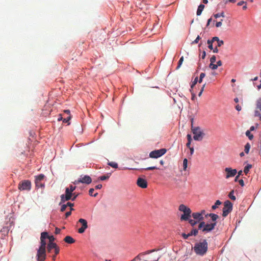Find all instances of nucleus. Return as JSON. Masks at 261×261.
<instances>
[{"mask_svg":"<svg viewBox=\"0 0 261 261\" xmlns=\"http://www.w3.org/2000/svg\"><path fill=\"white\" fill-rule=\"evenodd\" d=\"M213 52H214V53H218V51H219V50H218V49L217 46V47H216L215 48H213Z\"/></svg>","mask_w":261,"mask_h":261,"instance_id":"59","label":"nucleus"},{"mask_svg":"<svg viewBox=\"0 0 261 261\" xmlns=\"http://www.w3.org/2000/svg\"><path fill=\"white\" fill-rule=\"evenodd\" d=\"M159 169V168L155 166H152V167H147L144 169L146 170H152L154 169Z\"/></svg>","mask_w":261,"mask_h":261,"instance_id":"42","label":"nucleus"},{"mask_svg":"<svg viewBox=\"0 0 261 261\" xmlns=\"http://www.w3.org/2000/svg\"><path fill=\"white\" fill-rule=\"evenodd\" d=\"M166 152L167 150L165 148L155 150L149 153V157L151 158H158L163 155Z\"/></svg>","mask_w":261,"mask_h":261,"instance_id":"8","label":"nucleus"},{"mask_svg":"<svg viewBox=\"0 0 261 261\" xmlns=\"http://www.w3.org/2000/svg\"><path fill=\"white\" fill-rule=\"evenodd\" d=\"M108 165L110 166L111 167L114 168H118V164L113 162H109L108 163Z\"/></svg>","mask_w":261,"mask_h":261,"instance_id":"33","label":"nucleus"},{"mask_svg":"<svg viewBox=\"0 0 261 261\" xmlns=\"http://www.w3.org/2000/svg\"><path fill=\"white\" fill-rule=\"evenodd\" d=\"M91 178L88 175H84V176H81V177L77 180H75L73 184L74 185H77L80 183L89 184L91 182Z\"/></svg>","mask_w":261,"mask_h":261,"instance_id":"10","label":"nucleus"},{"mask_svg":"<svg viewBox=\"0 0 261 261\" xmlns=\"http://www.w3.org/2000/svg\"><path fill=\"white\" fill-rule=\"evenodd\" d=\"M187 221H189V223L191 225V226H195L196 224L198 223V221H196L195 220V219L194 220H193V219H189V220H188Z\"/></svg>","mask_w":261,"mask_h":261,"instance_id":"28","label":"nucleus"},{"mask_svg":"<svg viewBox=\"0 0 261 261\" xmlns=\"http://www.w3.org/2000/svg\"><path fill=\"white\" fill-rule=\"evenodd\" d=\"M160 257L158 254L154 253L150 255L147 258L146 261H158Z\"/></svg>","mask_w":261,"mask_h":261,"instance_id":"18","label":"nucleus"},{"mask_svg":"<svg viewBox=\"0 0 261 261\" xmlns=\"http://www.w3.org/2000/svg\"><path fill=\"white\" fill-rule=\"evenodd\" d=\"M191 130L194 134L193 139L195 141H201L204 136H205V134L203 130L200 127H194L193 126V124L192 123Z\"/></svg>","mask_w":261,"mask_h":261,"instance_id":"2","label":"nucleus"},{"mask_svg":"<svg viewBox=\"0 0 261 261\" xmlns=\"http://www.w3.org/2000/svg\"><path fill=\"white\" fill-rule=\"evenodd\" d=\"M256 109L261 111V97L256 101Z\"/></svg>","mask_w":261,"mask_h":261,"instance_id":"25","label":"nucleus"},{"mask_svg":"<svg viewBox=\"0 0 261 261\" xmlns=\"http://www.w3.org/2000/svg\"><path fill=\"white\" fill-rule=\"evenodd\" d=\"M187 139H188V141H189V142H191L192 141V138H191V135L190 134H188L187 136Z\"/></svg>","mask_w":261,"mask_h":261,"instance_id":"55","label":"nucleus"},{"mask_svg":"<svg viewBox=\"0 0 261 261\" xmlns=\"http://www.w3.org/2000/svg\"><path fill=\"white\" fill-rule=\"evenodd\" d=\"M198 82V77H196L191 86V88H193Z\"/></svg>","mask_w":261,"mask_h":261,"instance_id":"40","label":"nucleus"},{"mask_svg":"<svg viewBox=\"0 0 261 261\" xmlns=\"http://www.w3.org/2000/svg\"><path fill=\"white\" fill-rule=\"evenodd\" d=\"M110 175H109V174H108L107 175L100 176L99 177V179L101 180H105L108 179Z\"/></svg>","mask_w":261,"mask_h":261,"instance_id":"35","label":"nucleus"},{"mask_svg":"<svg viewBox=\"0 0 261 261\" xmlns=\"http://www.w3.org/2000/svg\"><path fill=\"white\" fill-rule=\"evenodd\" d=\"M200 37H199V36H198L197 37V38H196V39L194 41H193L192 43V44L197 43L198 42L199 40H200Z\"/></svg>","mask_w":261,"mask_h":261,"instance_id":"48","label":"nucleus"},{"mask_svg":"<svg viewBox=\"0 0 261 261\" xmlns=\"http://www.w3.org/2000/svg\"><path fill=\"white\" fill-rule=\"evenodd\" d=\"M214 16L216 18H217L220 17H225V15H224V13L223 12H221L220 13H217V14H214Z\"/></svg>","mask_w":261,"mask_h":261,"instance_id":"36","label":"nucleus"},{"mask_svg":"<svg viewBox=\"0 0 261 261\" xmlns=\"http://www.w3.org/2000/svg\"><path fill=\"white\" fill-rule=\"evenodd\" d=\"M54 249V252L56 254H59L60 252V248L57 245L54 243H48L47 246V250L49 253H51L53 249Z\"/></svg>","mask_w":261,"mask_h":261,"instance_id":"11","label":"nucleus"},{"mask_svg":"<svg viewBox=\"0 0 261 261\" xmlns=\"http://www.w3.org/2000/svg\"><path fill=\"white\" fill-rule=\"evenodd\" d=\"M75 198H76V197H61V201L60 202V205H61V212L65 211L67 207L66 204H62V203H64L65 201L69 200L74 201L75 199Z\"/></svg>","mask_w":261,"mask_h":261,"instance_id":"12","label":"nucleus"},{"mask_svg":"<svg viewBox=\"0 0 261 261\" xmlns=\"http://www.w3.org/2000/svg\"><path fill=\"white\" fill-rule=\"evenodd\" d=\"M66 204L67 206H70L71 207L70 208V210L71 211H72V210H74L73 208H72V206H73V203H72L71 202H67V203Z\"/></svg>","mask_w":261,"mask_h":261,"instance_id":"47","label":"nucleus"},{"mask_svg":"<svg viewBox=\"0 0 261 261\" xmlns=\"http://www.w3.org/2000/svg\"><path fill=\"white\" fill-rule=\"evenodd\" d=\"M198 230L196 229H193V230H192L189 233V235H190V237L192 236H196L197 234H198Z\"/></svg>","mask_w":261,"mask_h":261,"instance_id":"29","label":"nucleus"},{"mask_svg":"<svg viewBox=\"0 0 261 261\" xmlns=\"http://www.w3.org/2000/svg\"><path fill=\"white\" fill-rule=\"evenodd\" d=\"M222 20H221V21H219V22H217L216 24V27L218 28V27H220L221 25H222Z\"/></svg>","mask_w":261,"mask_h":261,"instance_id":"50","label":"nucleus"},{"mask_svg":"<svg viewBox=\"0 0 261 261\" xmlns=\"http://www.w3.org/2000/svg\"><path fill=\"white\" fill-rule=\"evenodd\" d=\"M250 148V145L249 143H247L245 146L244 151L246 153H248Z\"/></svg>","mask_w":261,"mask_h":261,"instance_id":"32","label":"nucleus"},{"mask_svg":"<svg viewBox=\"0 0 261 261\" xmlns=\"http://www.w3.org/2000/svg\"><path fill=\"white\" fill-rule=\"evenodd\" d=\"M216 61V57L215 56H213L210 59L211 63H214Z\"/></svg>","mask_w":261,"mask_h":261,"instance_id":"44","label":"nucleus"},{"mask_svg":"<svg viewBox=\"0 0 261 261\" xmlns=\"http://www.w3.org/2000/svg\"><path fill=\"white\" fill-rule=\"evenodd\" d=\"M48 237H49V236H48L47 232H43L41 234L40 239H42L43 240H45L46 238L48 239Z\"/></svg>","mask_w":261,"mask_h":261,"instance_id":"30","label":"nucleus"},{"mask_svg":"<svg viewBox=\"0 0 261 261\" xmlns=\"http://www.w3.org/2000/svg\"><path fill=\"white\" fill-rule=\"evenodd\" d=\"M78 190L77 187L73 185H70L69 187L66 188L65 190V195L62 196H79L81 193H80L77 191Z\"/></svg>","mask_w":261,"mask_h":261,"instance_id":"6","label":"nucleus"},{"mask_svg":"<svg viewBox=\"0 0 261 261\" xmlns=\"http://www.w3.org/2000/svg\"><path fill=\"white\" fill-rule=\"evenodd\" d=\"M201 214V216H203V215H205V210H202L200 212H198Z\"/></svg>","mask_w":261,"mask_h":261,"instance_id":"62","label":"nucleus"},{"mask_svg":"<svg viewBox=\"0 0 261 261\" xmlns=\"http://www.w3.org/2000/svg\"><path fill=\"white\" fill-rule=\"evenodd\" d=\"M252 168V165L248 164L245 167L244 169V173L247 174L248 172L249 171V170Z\"/></svg>","mask_w":261,"mask_h":261,"instance_id":"27","label":"nucleus"},{"mask_svg":"<svg viewBox=\"0 0 261 261\" xmlns=\"http://www.w3.org/2000/svg\"><path fill=\"white\" fill-rule=\"evenodd\" d=\"M221 202L220 200H217L215 204L212 206V208L213 210H215L217 207H218V206L220 205Z\"/></svg>","mask_w":261,"mask_h":261,"instance_id":"34","label":"nucleus"},{"mask_svg":"<svg viewBox=\"0 0 261 261\" xmlns=\"http://www.w3.org/2000/svg\"><path fill=\"white\" fill-rule=\"evenodd\" d=\"M205 85H206V84H204L202 86V88H201V90H200V91L199 92V94H198V96H200L201 95V94H202V92H203V90H204V87H205Z\"/></svg>","mask_w":261,"mask_h":261,"instance_id":"46","label":"nucleus"},{"mask_svg":"<svg viewBox=\"0 0 261 261\" xmlns=\"http://www.w3.org/2000/svg\"><path fill=\"white\" fill-rule=\"evenodd\" d=\"M224 171L226 173L225 176L226 178H229L230 177H233L237 173V171L236 169H233L229 167L225 168Z\"/></svg>","mask_w":261,"mask_h":261,"instance_id":"14","label":"nucleus"},{"mask_svg":"<svg viewBox=\"0 0 261 261\" xmlns=\"http://www.w3.org/2000/svg\"><path fill=\"white\" fill-rule=\"evenodd\" d=\"M212 20V18H210V19H208L207 22L206 24V26H208L210 25V22H211Z\"/></svg>","mask_w":261,"mask_h":261,"instance_id":"63","label":"nucleus"},{"mask_svg":"<svg viewBox=\"0 0 261 261\" xmlns=\"http://www.w3.org/2000/svg\"><path fill=\"white\" fill-rule=\"evenodd\" d=\"M213 41L217 42V46L220 47L224 44V41L220 40L218 37H214Z\"/></svg>","mask_w":261,"mask_h":261,"instance_id":"20","label":"nucleus"},{"mask_svg":"<svg viewBox=\"0 0 261 261\" xmlns=\"http://www.w3.org/2000/svg\"><path fill=\"white\" fill-rule=\"evenodd\" d=\"M232 210V204L228 200L224 202V207L223 208L222 216L224 217H226Z\"/></svg>","mask_w":261,"mask_h":261,"instance_id":"9","label":"nucleus"},{"mask_svg":"<svg viewBox=\"0 0 261 261\" xmlns=\"http://www.w3.org/2000/svg\"><path fill=\"white\" fill-rule=\"evenodd\" d=\"M246 135L248 137L250 140H252L253 138V136L251 134L249 130H247L246 132Z\"/></svg>","mask_w":261,"mask_h":261,"instance_id":"38","label":"nucleus"},{"mask_svg":"<svg viewBox=\"0 0 261 261\" xmlns=\"http://www.w3.org/2000/svg\"><path fill=\"white\" fill-rule=\"evenodd\" d=\"M181 236L184 238V239H187L190 237V235L189 233L186 234L185 233H182Z\"/></svg>","mask_w":261,"mask_h":261,"instance_id":"49","label":"nucleus"},{"mask_svg":"<svg viewBox=\"0 0 261 261\" xmlns=\"http://www.w3.org/2000/svg\"><path fill=\"white\" fill-rule=\"evenodd\" d=\"M79 222L82 224V227L78 229V232L83 233L88 228L87 221L84 219L81 218L79 220Z\"/></svg>","mask_w":261,"mask_h":261,"instance_id":"15","label":"nucleus"},{"mask_svg":"<svg viewBox=\"0 0 261 261\" xmlns=\"http://www.w3.org/2000/svg\"><path fill=\"white\" fill-rule=\"evenodd\" d=\"M205 6L203 4H200L198 7V9H197V15L198 16L199 15H200L203 10L204 9Z\"/></svg>","mask_w":261,"mask_h":261,"instance_id":"22","label":"nucleus"},{"mask_svg":"<svg viewBox=\"0 0 261 261\" xmlns=\"http://www.w3.org/2000/svg\"><path fill=\"white\" fill-rule=\"evenodd\" d=\"M70 119H71V116L69 115L66 118L63 119V122H64V123H68V122L69 121V120Z\"/></svg>","mask_w":261,"mask_h":261,"instance_id":"43","label":"nucleus"},{"mask_svg":"<svg viewBox=\"0 0 261 261\" xmlns=\"http://www.w3.org/2000/svg\"><path fill=\"white\" fill-rule=\"evenodd\" d=\"M209 67L213 70H215L218 68V65L214 64V63H210Z\"/></svg>","mask_w":261,"mask_h":261,"instance_id":"39","label":"nucleus"},{"mask_svg":"<svg viewBox=\"0 0 261 261\" xmlns=\"http://www.w3.org/2000/svg\"><path fill=\"white\" fill-rule=\"evenodd\" d=\"M94 191V189H93V188H91V189H90L89 190V195H90V196H93L92 194H93V193ZM97 193H95V194L93 195V196H97Z\"/></svg>","mask_w":261,"mask_h":261,"instance_id":"41","label":"nucleus"},{"mask_svg":"<svg viewBox=\"0 0 261 261\" xmlns=\"http://www.w3.org/2000/svg\"><path fill=\"white\" fill-rule=\"evenodd\" d=\"M208 249V244L205 240L195 244L194 251L197 255L203 256L206 254Z\"/></svg>","mask_w":261,"mask_h":261,"instance_id":"1","label":"nucleus"},{"mask_svg":"<svg viewBox=\"0 0 261 261\" xmlns=\"http://www.w3.org/2000/svg\"><path fill=\"white\" fill-rule=\"evenodd\" d=\"M208 216L211 218L212 221L214 222H216V220L219 218L218 215L213 213H210L209 214H207L206 215H205L206 217Z\"/></svg>","mask_w":261,"mask_h":261,"instance_id":"21","label":"nucleus"},{"mask_svg":"<svg viewBox=\"0 0 261 261\" xmlns=\"http://www.w3.org/2000/svg\"><path fill=\"white\" fill-rule=\"evenodd\" d=\"M32 184L29 180H23L20 181L18 184V189L21 191H30L31 189Z\"/></svg>","mask_w":261,"mask_h":261,"instance_id":"7","label":"nucleus"},{"mask_svg":"<svg viewBox=\"0 0 261 261\" xmlns=\"http://www.w3.org/2000/svg\"><path fill=\"white\" fill-rule=\"evenodd\" d=\"M37 256L38 261H44L46 257V249L39 248L37 251Z\"/></svg>","mask_w":261,"mask_h":261,"instance_id":"13","label":"nucleus"},{"mask_svg":"<svg viewBox=\"0 0 261 261\" xmlns=\"http://www.w3.org/2000/svg\"><path fill=\"white\" fill-rule=\"evenodd\" d=\"M71 214V211L66 212V214H65L66 218H67L68 217L70 216Z\"/></svg>","mask_w":261,"mask_h":261,"instance_id":"56","label":"nucleus"},{"mask_svg":"<svg viewBox=\"0 0 261 261\" xmlns=\"http://www.w3.org/2000/svg\"><path fill=\"white\" fill-rule=\"evenodd\" d=\"M254 116L255 117H258L259 120H261V111H260L258 109H255Z\"/></svg>","mask_w":261,"mask_h":261,"instance_id":"23","label":"nucleus"},{"mask_svg":"<svg viewBox=\"0 0 261 261\" xmlns=\"http://www.w3.org/2000/svg\"><path fill=\"white\" fill-rule=\"evenodd\" d=\"M101 187H102V185L99 184V185H98L96 186H95V189H100Z\"/></svg>","mask_w":261,"mask_h":261,"instance_id":"64","label":"nucleus"},{"mask_svg":"<svg viewBox=\"0 0 261 261\" xmlns=\"http://www.w3.org/2000/svg\"><path fill=\"white\" fill-rule=\"evenodd\" d=\"M48 240H49V243H51V242H53L55 240V238H54V237L53 236H50L48 237Z\"/></svg>","mask_w":261,"mask_h":261,"instance_id":"45","label":"nucleus"},{"mask_svg":"<svg viewBox=\"0 0 261 261\" xmlns=\"http://www.w3.org/2000/svg\"><path fill=\"white\" fill-rule=\"evenodd\" d=\"M63 120V117H62V115H61V114H60V115H59L58 118V121H61V120Z\"/></svg>","mask_w":261,"mask_h":261,"instance_id":"58","label":"nucleus"},{"mask_svg":"<svg viewBox=\"0 0 261 261\" xmlns=\"http://www.w3.org/2000/svg\"><path fill=\"white\" fill-rule=\"evenodd\" d=\"M216 65H218V66H221L222 65V62L220 60L218 61L217 62V64Z\"/></svg>","mask_w":261,"mask_h":261,"instance_id":"61","label":"nucleus"},{"mask_svg":"<svg viewBox=\"0 0 261 261\" xmlns=\"http://www.w3.org/2000/svg\"><path fill=\"white\" fill-rule=\"evenodd\" d=\"M40 244H41V245L39 248L46 249V243L45 240L40 239Z\"/></svg>","mask_w":261,"mask_h":261,"instance_id":"26","label":"nucleus"},{"mask_svg":"<svg viewBox=\"0 0 261 261\" xmlns=\"http://www.w3.org/2000/svg\"><path fill=\"white\" fill-rule=\"evenodd\" d=\"M64 241L68 244H72L75 242V240L70 236H66L64 239Z\"/></svg>","mask_w":261,"mask_h":261,"instance_id":"19","label":"nucleus"},{"mask_svg":"<svg viewBox=\"0 0 261 261\" xmlns=\"http://www.w3.org/2000/svg\"><path fill=\"white\" fill-rule=\"evenodd\" d=\"M61 229L59 228L56 227L55 229V233L56 234H59L60 233Z\"/></svg>","mask_w":261,"mask_h":261,"instance_id":"51","label":"nucleus"},{"mask_svg":"<svg viewBox=\"0 0 261 261\" xmlns=\"http://www.w3.org/2000/svg\"><path fill=\"white\" fill-rule=\"evenodd\" d=\"M183 61H184V57L182 56L180 58V59L178 61L177 66L176 67V69H178L180 67V66H181V65L182 64Z\"/></svg>","mask_w":261,"mask_h":261,"instance_id":"31","label":"nucleus"},{"mask_svg":"<svg viewBox=\"0 0 261 261\" xmlns=\"http://www.w3.org/2000/svg\"><path fill=\"white\" fill-rule=\"evenodd\" d=\"M205 76V74L203 72H202L200 74L199 77L203 79Z\"/></svg>","mask_w":261,"mask_h":261,"instance_id":"60","label":"nucleus"},{"mask_svg":"<svg viewBox=\"0 0 261 261\" xmlns=\"http://www.w3.org/2000/svg\"><path fill=\"white\" fill-rule=\"evenodd\" d=\"M205 56H206V53L205 51H203L202 53V56H201V58L202 59H204L205 57Z\"/></svg>","mask_w":261,"mask_h":261,"instance_id":"57","label":"nucleus"},{"mask_svg":"<svg viewBox=\"0 0 261 261\" xmlns=\"http://www.w3.org/2000/svg\"><path fill=\"white\" fill-rule=\"evenodd\" d=\"M191 216L194 218V219H195L196 221H198V222L200 221H201V222L203 221V217L201 216V214H200V213H199L198 212L193 213L192 214Z\"/></svg>","mask_w":261,"mask_h":261,"instance_id":"16","label":"nucleus"},{"mask_svg":"<svg viewBox=\"0 0 261 261\" xmlns=\"http://www.w3.org/2000/svg\"><path fill=\"white\" fill-rule=\"evenodd\" d=\"M239 184H240L241 186H242V187H243V186H244V181H243V179H241L239 180Z\"/></svg>","mask_w":261,"mask_h":261,"instance_id":"53","label":"nucleus"},{"mask_svg":"<svg viewBox=\"0 0 261 261\" xmlns=\"http://www.w3.org/2000/svg\"><path fill=\"white\" fill-rule=\"evenodd\" d=\"M44 178L45 175L43 174L35 176V184L37 189L41 188L42 190L44 188V182H43Z\"/></svg>","mask_w":261,"mask_h":261,"instance_id":"5","label":"nucleus"},{"mask_svg":"<svg viewBox=\"0 0 261 261\" xmlns=\"http://www.w3.org/2000/svg\"><path fill=\"white\" fill-rule=\"evenodd\" d=\"M236 110H237V111H240L241 110V109H242V108H241V107L240 106H239V105H237V106H236Z\"/></svg>","mask_w":261,"mask_h":261,"instance_id":"54","label":"nucleus"},{"mask_svg":"<svg viewBox=\"0 0 261 261\" xmlns=\"http://www.w3.org/2000/svg\"><path fill=\"white\" fill-rule=\"evenodd\" d=\"M217 222L211 223H205L204 221L200 222L198 225V229L201 230L202 232L206 233L212 231L216 226Z\"/></svg>","mask_w":261,"mask_h":261,"instance_id":"3","label":"nucleus"},{"mask_svg":"<svg viewBox=\"0 0 261 261\" xmlns=\"http://www.w3.org/2000/svg\"><path fill=\"white\" fill-rule=\"evenodd\" d=\"M137 185L139 187H141L142 188H145L147 187V181L146 180L139 178L137 180Z\"/></svg>","mask_w":261,"mask_h":261,"instance_id":"17","label":"nucleus"},{"mask_svg":"<svg viewBox=\"0 0 261 261\" xmlns=\"http://www.w3.org/2000/svg\"><path fill=\"white\" fill-rule=\"evenodd\" d=\"M246 4V2L243 1H240L239 3H238L237 5L238 6H242L243 4Z\"/></svg>","mask_w":261,"mask_h":261,"instance_id":"52","label":"nucleus"},{"mask_svg":"<svg viewBox=\"0 0 261 261\" xmlns=\"http://www.w3.org/2000/svg\"><path fill=\"white\" fill-rule=\"evenodd\" d=\"M188 160L185 159L183 161V168L184 170H186L187 168Z\"/></svg>","mask_w":261,"mask_h":261,"instance_id":"37","label":"nucleus"},{"mask_svg":"<svg viewBox=\"0 0 261 261\" xmlns=\"http://www.w3.org/2000/svg\"><path fill=\"white\" fill-rule=\"evenodd\" d=\"M178 210L183 212L180 217L181 221H187L191 217V210L184 204H180Z\"/></svg>","mask_w":261,"mask_h":261,"instance_id":"4","label":"nucleus"},{"mask_svg":"<svg viewBox=\"0 0 261 261\" xmlns=\"http://www.w3.org/2000/svg\"><path fill=\"white\" fill-rule=\"evenodd\" d=\"M214 42V41H213V38L212 39V40H208L207 41V43L208 45V48H210L211 50H212L213 49V43Z\"/></svg>","mask_w":261,"mask_h":261,"instance_id":"24","label":"nucleus"}]
</instances>
